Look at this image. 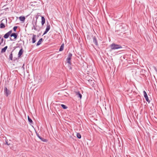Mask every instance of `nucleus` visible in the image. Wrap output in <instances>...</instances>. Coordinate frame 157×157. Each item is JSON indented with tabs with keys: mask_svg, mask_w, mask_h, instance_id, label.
I'll list each match as a JSON object with an SVG mask.
<instances>
[{
	"mask_svg": "<svg viewBox=\"0 0 157 157\" xmlns=\"http://www.w3.org/2000/svg\"><path fill=\"white\" fill-rule=\"evenodd\" d=\"M116 32L119 35H121V33L124 32V29L122 25H117L116 26Z\"/></svg>",
	"mask_w": 157,
	"mask_h": 157,
	"instance_id": "nucleus-1",
	"label": "nucleus"
},
{
	"mask_svg": "<svg viewBox=\"0 0 157 157\" xmlns=\"http://www.w3.org/2000/svg\"><path fill=\"white\" fill-rule=\"evenodd\" d=\"M111 50H114L121 48L122 47L120 45L117 44L115 43H113L110 45Z\"/></svg>",
	"mask_w": 157,
	"mask_h": 157,
	"instance_id": "nucleus-2",
	"label": "nucleus"
},
{
	"mask_svg": "<svg viewBox=\"0 0 157 157\" xmlns=\"http://www.w3.org/2000/svg\"><path fill=\"white\" fill-rule=\"evenodd\" d=\"M4 94L7 97H8L9 95L10 94H11V91L9 89H7L6 87H4Z\"/></svg>",
	"mask_w": 157,
	"mask_h": 157,
	"instance_id": "nucleus-3",
	"label": "nucleus"
},
{
	"mask_svg": "<svg viewBox=\"0 0 157 157\" xmlns=\"http://www.w3.org/2000/svg\"><path fill=\"white\" fill-rule=\"evenodd\" d=\"M36 22L37 20H33L32 22V24L33 25L32 29H33L36 31H37L38 30L37 28L38 26L37 25Z\"/></svg>",
	"mask_w": 157,
	"mask_h": 157,
	"instance_id": "nucleus-4",
	"label": "nucleus"
},
{
	"mask_svg": "<svg viewBox=\"0 0 157 157\" xmlns=\"http://www.w3.org/2000/svg\"><path fill=\"white\" fill-rule=\"evenodd\" d=\"M35 18L36 20H45L44 17L42 16L40 13H38L35 16Z\"/></svg>",
	"mask_w": 157,
	"mask_h": 157,
	"instance_id": "nucleus-5",
	"label": "nucleus"
},
{
	"mask_svg": "<svg viewBox=\"0 0 157 157\" xmlns=\"http://www.w3.org/2000/svg\"><path fill=\"white\" fill-rule=\"evenodd\" d=\"M12 30H11L9 31L8 32L6 33V34H5V35L4 36V37L5 39H7L10 36L11 34L12 33Z\"/></svg>",
	"mask_w": 157,
	"mask_h": 157,
	"instance_id": "nucleus-6",
	"label": "nucleus"
},
{
	"mask_svg": "<svg viewBox=\"0 0 157 157\" xmlns=\"http://www.w3.org/2000/svg\"><path fill=\"white\" fill-rule=\"evenodd\" d=\"M143 93H144V98H145L146 100V101L147 102H148L149 103L150 102V101L149 99V98H148V96H147V94L146 92V91H145L144 90L143 91Z\"/></svg>",
	"mask_w": 157,
	"mask_h": 157,
	"instance_id": "nucleus-7",
	"label": "nucleus"
},
{
	"mask_svg": "<svg viewBox=\"0 0 157 157\" xmlns=\"http://www.w3.org/2000/svg\"><path fill=\"white\" fill-rule=\"evenodd\" d=\"M36 134L37 137L41 141L44 142H46L47 141V140L46 139H44V138H42L39 135L38 133H37L36 132Z\"/></svg>",
	"mask_w": 157,
	"mask_h": 157,
	"instance_id": "nucleus-8",
	"label": "nucleus"
},
{
	"mask_svg": "<svg viewBox=\"0 0 157 157\" xmlns=\"http://www.w3.org/2000/svg\"><path fill=\"white\" fill-rule=\"evenodd\" d=\"M50 25L49 24H47V27L45 29V31L43 35H44L46 33H47L50 30Z\"/></svg>",
	"mask_w": 157,
	"mask_h": 157,
	"instance_id": "nucleus-9",
	"label": "nucleus"
},
{
	"mask_svg": "<svg viewBox=\"0 0 157 157\" xmlns=\"http://www.w3.org/2000/svg\"><path fill=\"white\" fill-rule=\"evenodd\" d=\"M36 35L33 34L32 37V42L33 44L36 41Z\"/></svg>",
	"mask_w": 157,
	"mask_h": 157,
	"instance_id": "nucleus-10",
	"label": "nucleus"
},
{
	"mask_svg": "<svg viewBox=\"0 0 157 157\" xmlns=\"http://www.w3.org/2000/svg\"><path fill=\"white\" fill-rule=\"evenodd\" d=\"M93 41L94 43L96 45L98 46V42L97 39L95 36H93Z\"/></svg>",
	"mask_w": 157,
	"mask_h": 157,
	"instance_id": "nucleus-11",
	"label": "nucleus"
},
{
	"mask_svg": "<svg viewBox=\"0 0 157 157\" xmlns=\"http://www.w3.org/2000/svg\"><path fill=\"white\" fill-rule=\"evenodd\" d=\"M18 36V34L17 33H14L11 34L10 36H13L14 39H16Z\"/></svg>",
	"mask_w": 157,
	"mask_h": 157,
	"instance_id": "nucleus-12",
	"label": "nucleus"
},
{
	"mask_svg": "<svg viewBox=\"0 0 157 157\" xmlns=\"http://www.w3.org/2000/svg\"><path fill=\"white\" fill-rule=\"evenodd\" d=\"M23 50L22 49V48H21V49L18 52V58H20L21 56V55L23 53Z\"/></svg>",
	"mask_w": 157,
	"mask_h": 157,
	"instance_id": "nucleus-13",
	"label": "nucleus"
},
{
	"mask_svg": "<svg viewBox=\"0 0 157 157\" xmlns=\"http://www.w3.org/2000/svg\"><path fill=\"white\" fill-rule=\"evenodd\" d=\"M76 95L78 97H79L80 99H81L82 97V95L80 93L79 91H77L75 92Z\"/></svg>",
	"mask_w": 157,
	"mask_h": 157,
	"instance_id": "nucleus-14",
	"label": "nucleus"
},
{
	"mask_svg": "<svg viewBox=\"0 0 157 157\" xmlns=\"http://www.w3.org/2000/svg\"><path fill=\"white\" fill-rule=\"evenodd\" d=\"M43 41V39L42 38H41L37 42V43L36 44V46H38L39 45H40L41 44L42 42Z\"/></svg>",
	"mask_w": 157,
	"mask_h": 157,
	"instance_id": "nucleus-15",
	"label": "nucleus"
},
{
	"mask_svg": "<svg viewBox=\"0 0 157 157\" xmlns=\"http://www.w3.org/2000/svg\"><path fill=\"white\" fill-rule=\"evenodd\" d=\"M64 44L63 43L62 44L59 49V51H62L63 50Z\"/></svg>",
	"mask_w": 157,
	"mask_h": 157,
	"instance_id": "nucleus-16",
	"label": "nucleus"
},
{
	"mask_svg": "<svg viewBox=\"0 0 157 157\" xmlns=\"http://www.w3.org/2000/svg\"><path fill=\"white\" fill-rule=\"evenodd\" d=\"M5 25L2 22H1L0 25V28L1 29L5 28Z\"/></svg>",
	"mask_w": 157,
	"mask_h": 157,
	"instance_id": "nucleus-17",
	"label": "nucleus"
},
{
	"mask_svg": "<svg viewBox=\"0 0 157 157\" xmlns=\"http://www.w3.org/2000/svg\"><path fill=\"white\" fill-rule=\"evenodd\" d=\"M28 121L31 124H32L33 123V121L31 118L29 117V116H28Z\"/></svg>",
	"mask_w": 157,
	"mask_h": 157,
	"instance_id": "nucleus-18",
	"label": "nucleus"
},
{
	"mask_svg": "<svg viewBox=\"0 0 157 157\" xmlns=\"http://www.w3.org/2000/svg\"><path fill=\"white\" fill-rule=\"evenodd\" d=\"M77 137L78 139H80L81 137V135L79 133H77Z\"/></svg>",
	"mask_w": 157,
	"mask_h": 157,
	"instance_id": "nucleus-19",
	"label": "nucleus"
},
{
	"mask_svg": "<svg viewBox=\"0 0 157 157\" xmlns=\"http://www.w3.org/2000/svg\"><path fill=\"white\" fill-rule=\"evenodd\" d=\"M9 59L11 60H13V54H12V52H11V54L10 55Z\"/></svg>",
	"mask_w": 157,
	"mask_h": 157,
	"instance_id": "nucleus-20",
	"label": "nucleus"
},
{
	"mask_svg": "<svg viewBox=\"0 0 157 157\" xmlns=\"http://www.w3.org/2000/svg\"><path fill=\"white\" fill-rule=\"evenodd\" d=\"M61 105L62 106V107L64 109H67V107L66 106L63 104H61Z\"/></svg>",
	"mask_w": 157,
	"mask_h": 157,
	"instance_id": "nucleus-21",
	"label": "nucleus"
},
{
	"mask_svg": "<svg viewBox=\"0 0 157 157\" xmlns=\"http://www.w3.org/2000/svg\"><path fill=\"white\" fill-rule=\"evenodd\" d=\"M20 20H25V17L24 16H21L19 17Z\"/></svg>",
	"mask_w": 157,
	"mask_h": 157,
	"instance_id": "nucleus-22",
	"label": "nucleus"
},
{
	"mask_svg": "<svg viewBox=\"0 0 157 157\" xmlns=\"http://www.w3.org/2000/svg\"><path fill=\"white\" fill-rule=\"evenodd\" d=\"M72 54L71 53H69V54H68V57H67V58H71V57L72 56Z\"/></svg>",
	"mask_w": 157,
	"mask_h": 157,
	"instance_id": "nucleus-23",
	"label": "nucleus"
},
{
	"mask_svg": "<svg viewBox=\"0 0 157 157\" xmlns=\"http://www.w3.org/2000/svg\"><path fill=\"white\" fill-rule=\"evenodd\" d=\"M6 50H5L4 48H2L1 50V53L5 52H6Z\"/></svg>",
	"mask_w": 157,
	"mask_h": 157,
	"instance_id": "nucleus-24",
	"label": "nucleus"
},
{
	"mask_svg": "<svg viewBox=\"0 0 157 157\" xmlns=\"http://www.w3.org/2000/svg\"><path fill=\"white\" fill-rule=\"evenodd\" d=\"M17 26H14L13 28V31L14 32H15L16 31V30L17 29Z\"/></svg>",
	"mask_w": 157,
	"mask_h": 157,
	"instance_id": "nucleus-25",
	"label": "nucleus"
},
{
	"mask_svg": "<svg viewBox=\"0 0 157 157\" xmlns=\"http://www.w3.org/2000/svg\"><path fill=\"white\" fill-rule=\"evenodd\" d=\"M67 61V63H68V65H71V60H69V61H67V60H66Z\"/></svg>",
	"mask_w": 157,
	"mask_h": 157,
	"instance_id": "nucleus-26",
	"label": "nucleus"
},
{
	"mask_svg": "<svg viewBox=\"0 0 157 157\" xmlns=\"http://www.w3.org/2000/svg\"><path fill=\"white\" fill-rule=\"evenodd\" d=\"M45 20H42L41 21V24L42 25H43L45 23Z\"/></svg>",
	"mask_w": 157,
	"mask_h": 157,
	"instance_id": "nucleus-27",
	"label": "nucleus"
},
{
	"mask_svg": "<svg viewBox=\"0 0 157 157\" xmlns=\"http://www.w3.org/2000/svg\"><path fill=\"white\" fill-rule=\"evenodd\" d=\"M68 67L69 69H72V67L71 66V65H68Z\"/></svg>",
	"mask_w": 157,
	"mask_h": 157,
	"instance_id": "nucleus-28",
	"label": "nucleus"
},
{
	"mask_svg": "<svg viewBox=\"0 0 157 157\" xmlns=\"http://www.w3.org/2000/svg\"><path fill=\"white\" fill-rule=\"evenodd\" d=\"M4 40V39L3 38H2L1 39V43L3 42Z\"/></svg>",
	"mask_w": 157,
	"mask_h": 157,
	"instance_id": "nucleus-29",
	"label": "nucleus"
},
{
	"mask_svg": "<svg viewBox=\"0 0 157 157\" xmlns=\"http://www.w3.org/2000/svg\"><path fill=\"white\" fill-rule=\"evenodd\" d=\"M71 58H67L66 60H67V61L71 60Z\"/></svg>",
	"mask_w": 157,
	"mask_h": 157,
	"instance_id": "nucleus-30",
	"label": "nucleus"
},
{
	"mask_svg": "<svg viewBox=\"0 0 157 157\" xmlns=\"http://www.w3.org/2000/svg\"><path fill=\"white\" fill-rule=\"evenodd\" d=\"M7 140H6V144H7L8 145H10V144H8V142H7Z\"/></svg>",
	"mask_w": 157,
	"mask_h": 157,
	"instance_id": "nucleus-31",
	"label": "nucleus"
},
{
	"mask_svg": "<svg viewBox=\"0 0 157 157\" xmlns=\"http://www.w3.org/2000/svg\"><path fill=\"white\" fill-rule=\"evenodd\" d=\"M8 48V47L7 46H5L4 48V49H5V50H6L7 48Z\"/></svg>",
	"mask_w": 157,
	"mask_h": 157,
	"instance_id": "nucleus-32",
	"label": "nucleus"
},
{
	"mask_svg": "<svg viewBox=\"0 0 157 157\" xmlns=\"http://www.w3.org/2000/svg\"><path fill=\"white\" fill-rule=\"evenodd\" d=\"M7 20H6V25H7Z\"/></svg>",
	"mask_w": 157,
	"mask_h": 157,
	"instance_id": "nucleus-33",
	"label": "nucleus"
},
{
	"mask_svg": "<svg viewBox=\"0 0 157 157\" xmlns=\"http://www.w3.org/2000/svg\"><path fill=\"white\" fill-rule=\"evenodd\" d=\"M21 21H22V23H23L24 22L25 20H21Z\"/></svg>",
	"mask_w": 157,
	"mask_h": 157,
	"instance_id": "nucleus-34",
	"label": "nucleus"
},
{
	"mask_svg": "<svg viewBox=\"0 0 157 157\" xmlns=\"http://www.w3.org/2000/svg\"><path fill=\"white\" fill-rule=\"evenodd\" d=\"M155 71H156V72H157V69H156V68L155 67Z\"/></svg>",
	"mask_w": 157,
	"mask_h": 157,
	"instance_id": "nucleus-35",
	"label": "nucleus"
},
{
	"mask_svg": "<svg viewBox=\"0 0 157 157\" xmlns=\"http://www.w3.org/2000/svg\"><path fill=\"white\" fill-rule=\"evenodd\" d=\"M88 37H90V36H87V38H88Z\"/></svg>",
	"mask_w": 157,
	"mask_h": 157,
	"instance_id": "nucleus-36",
	"label": "nucleus"
},
{
	"mask_svg": "<svg viewBox=\"0 0 157 157\" xmlns=\"http://www.w3.org/2000/svg\"><path fill=\"white\" fill-rule=\"evenodd\" d=\"M10 40H13L11 39V38H10Z\"/></svg>",
	"mask_w": 157,
	"mask_h": 157,
	"instance_id": "nucleus-37",
	"label": "nucleus"
},
{
	"mask_svg": "<svg viewBox=\"0 0 157 157\" xmlns=\"http://www.w3.org/2000/svg\"><path fill=\"white\" fill-rule=\"evenodd\" d=\"M16 18H17H17H18V17H16Z\"/></svg>",
	"mask_w": 157,
	"mask_h": 157,
	"instance_id": "nucleus-38",
	"label": "nucleus"
},
{
	"mask_svg": "<svg viewBox=\"0 0 157 157\" xmlns=\"http://www.w3.org/2000/svg\"><path fill=\"white\" fill-rule=\"evenodd\" d=\"M156 21H157V20H155V22H156Z\"/></svg>",
	"mask_w": 157,
	"mask_h": 157,
	"instance_id": "nucleus-39",
	"label": "nucleus"
}]
</instances>
